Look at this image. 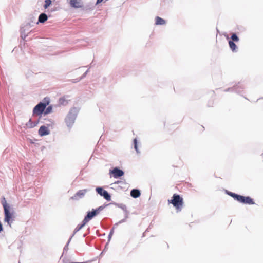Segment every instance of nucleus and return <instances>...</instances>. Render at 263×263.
I'll list each match as a JSON object with an SVG mask.
<instances>
[{
  "mask_svg": "<svg viewBox=\"0 0 263 263\" xmlns=\"http://www.w3.org/2000/svg\"><path fill=\"white\" fill-rule=\"evenodd\" d=\"M1 203L3 205L4 210L6 209H10V206L7 204L6 199L4 197L2 198Z\"/></svg>",
  "mask_w": 263,
  "mask_h": 263,
  "instance_id": "22",
  "label": "nucleus"
},
{
  "mask_svg": "<svg viewBox=\"0 0 263 263\" xmlns=\"http://www.w3.org/2000/svg\"><path fill=\"white\" fill-rule=\"evenodd\" d=\"M66 98H68L67 96L59 98V102H58L59 104L60 105H63V106L67 105L68 103V100L66 99Z\"/></svg>",
  "mask_w": 263,
  "mask_h": 263,
  "instance_id": "19",
  "label": "nucleus"
},
{
  "mask_svg": "<svg viewBox=\"0 0 263 263\" xmlns=\"http://www.w3.org/2000/svg\"><path fill=\"white\" fill-rule=\"evenodd\" d=\"M228 43L230 49L233 52H236L238 51V47L233 41H229Z\"/></svg>",
  "mask_w": 263,
  "mask_h": 263,
  "instance_id": "18",
  "label": "nucleus"
},
{
  "mask_svg": "<svg viewBox=\"0 0 263 263\" xmlns=\"http://www.w3.org/2000/svg\"><path fill=\"white\" fill-rule=\"evenodd\" d=\"M3 230V225H2V223H1V222L0 221V233L1 232H2Z\"/></svg>",
  "mask_w": 263,
  "mask_h": 263,
  "instance_id": "35",
  "label": "nucleus"
},
{
  "mask_svg": "<svg viewBox=\"0 0 263 263\" xmlns=\"http://www.w3.org/2000/svg\"><path fill=\"white\" fill-rule=\"evenodd\" d=\"M134 148L136 150L137 154H139L140 153L139 150L138 148V141L136 138H135L134 139Z\"/></svg>",
  "mask_w": 263,
  "mask_h": 263,
  "instance_id": "27",
  "label": "nucleus"
},
{
  "mask_svg": "<svg viewBox=\"0 0 263 263\" xmlns=\"http://www.w3.org/2000/svg\"><path fill=\"white\" fill-rule=\"evenodd\" d=\"M226 193L227 195H229L230 196L232 197V198H233L235 200H236L237 199V198L238 196V194H236V193H233V192H231L230 191H227L226 190Z\"/></svg>",
  "mask_w": 263,
  "mask_h": 263,
  "instance_id": "23",
  "label": "nucleus"
},
{
  "mask_svg": "<svg viewBox=\"0 0 263 263\" xmlns=\"http://www.w3.org/2000/svg\"><path fill=\"white\" fill-rule=\"evenodd\" d=\"M69 4L71 7L74 8H80L82 7L80 2L78 0H70Z\"/></svg>",
  "mask_w": 263,
  "mask_h": 263,
  "instance_id": "13",
  "label": "nucleus"
},
{
  "mask_svg": "<svg viewBox=\"0 0 263 263\" xmlns=\"http://www.w3.org/2000/svg\"><path fill=\"white\" fill-rule=\"evenodd\" d=\"M72 236L69 238V239L68 240V242H67L66 246L64 247V250H66V248H67V246H68L69 243H70V241L71 239V238H72Z\"/></svg>",
  "mask_w": 263,
  "mask_h": 263,
  "instance_id": "34",
  "label": "nucleus"
},
{
  "mask_svg": "<svg viewBox=\"0 0 263 263\" xmlns=\"http://www.w3.org/2000/svg\"><path fill=\"white\" fill-rule=\"evenodd\" d=\"M169 203H171L177 210L180 211L183 205V198L179 195L174 194L171 200H168Z\"/></svg>",
  "mask_w": 263,
  "mask_h": 263,
  "instance_id": "4",
  "label": "nucleus"
},
{
  "mask_svg": "<svg viewBox=\"0 0 263 263\" xmlns=\"http://www.w3.org/2000/svg\"><path fill=\"white\" fill-rule=\"evenodd\" d=\"M226 193L227 195H229L230 196L232 197V198H233L235 200H236L237 199V198L238 196V194H236V193H233V192H231L230 191H227L226 190Z\"/></svg>",
  "mask_w": 263,
  "mask_h": 263,
  "instance_id": "24",
  "label": "nucleus"
},
{
  "mask_svg": "<svg viewBox=\"0 0 263 263\" xmlns=\"http://www.w3.org/2000/svg\"><path fill=\"white\" fill-rule=\"evenodd\" d=\"M87 191L88 190L87 189L79 190L71 197V199L74 200H78L83 198Z\"/></svg>",
  "mask_w": 263,
  "mask_h": 263,
  "instance_id": "9",
  "label": "nucleus"
},
{
  "mask_svg": "<svg viewBox=\"0 0 263 263\" xmlns=\"http://www.w3.org/2000/svg\"><path fill=\"white\" fill-rule=\"evenodd\" d=\"M42 120H40V121H41V122L42 123H43L46 124V125H47L48 127H49V126H51V127H52V126H53V125L54 124V122H53V121L52 120H49V123H45V122L42 121Z\"/></svg>",
  "mask_w": 263,
  "mask_h": 263,
  "instance_id": "29",
  "label": "nucleus"
},
{
  "mask_svg": "<svg viewBox=\"0 0 263 263\" xmlns=\"http://www.w3.org/2000/svg\"><path fill=\"white\" fill-rule=\"evenodd\" d=\"M234 86H237V90H239L240 91V93H241L242 91L241 89H243L244 87L242 85L239 84V83L238 85H235Z\"/></svg>",
  "mask_w": 263,
  "mask_h": 263,
  "instance_id": "32",
  "label": "nucleus"
},
{
  "mask_svg": "<svg viewBox=\"0 0 263 263\" xmlns=\"http://www.w3.org/2000/svg\"><path fill=\"white\" fill-rule=\"evenodd\" d=\"M103 82H105L106 81V78L104 77V78H103Z\"/></svg>",
  "mask_w": 263,
  "mask_h": 263,
  "instance_id": "37",
  "label": "nucleus"
},
{
  "mask_svg": "<svg viewBox=\"0 0 263 263\" xmlns=\"http://www.w3.org/2000/svg\"><path fill=\"white\" fill-rule=\"evenodd\" d=\"M4 221L7 223L8 225L11 227L13 221L12 213L10 211V209H4Z\"/></svg>",
  "mask_w": 263,
  "mask_h": 263,
  "instance_id": "7",
  "label": "nucleus"
},
{
  "mask_svg": "<svg viewBox=\"0 0 263 263\" xmlns=\"http://www.w3.org/2000/svg\"><path fill=\"white\" fill-rule=\"evenodd\" d=\"M35 18L34 17H31L29 20L24 22L20 27V33L21 39L25 40L26 37L28 36V32L30 28L34 26Z\"/></svg>",
  "mask_w": 263,
  "mask_h": 263,
  "instance_id": "3",
  "label": "nucleus"
},
{
  "mask_svg": "<svg viewBox=\"0 0 263 263\" xmlns=\"http://www.w3.org/2000/svg\"><path fill=\"white\" fill-rule=\"evenodd\" d=\"M49 99L48 98H45L43 102H39L33 109V116H40L39 119L42 120V115L47 105L49 104Z\"/></svg>",
  "mask_w": 263,
  "mask_h": 263,
  "instance_id": "2",
  "label": "nucleus"
},
{
  "mask_svg": "<svg viewBox=\"0 0 263 263\" xmlns=\"http://www.w3.org/2000/svg\"><path fill=\"white\" fill-rule=\"evenodd\" d=\"M237 86H233L232 87L228 88L224 90V92H235L238 94L240 95V91L237 90Z\"/></svg>",
  "mask_w": 263,
  "mask_h": 263,
  "instance_id": "20",
  "label": "nucleus"
},
{
  "mask_svg": "<svg viewBox=\"0 0 263 263\" xmlns=\"http://www.w3.org/2000/svg\"><path fill=\"white\" fill-rule=\"evenodd\" d=\"M96 192L101 196L103 197L107 201H109L111 200V196L108 192L103 189L102 187H97L96 188Z\"/></svg>",
  "mask_w": 263,
  "mask_h": 263,
  "instance_id": "6",
  "label": "nucleus"
},
{
  "mask_svg": "<svg viewBox=\"0 0 263 263\" xmlns=\"http://www.w3.org/2000/svg\"><path fill=\"white\" fill-rule=\"evenodd\" d=\"M86 224V223L83 220L82 224L78 225L74 230L72 236L74 235L75 233H76L77 232L80 231L83 227H84Z\"/></svg>",
  "mask_w": 263,
  "mask_h": 263,
  "instance_id": "21",
  "label": "nucleus"
},
{
  "mask_svg": "<svg viewBox=\"0 0 263 263\" xmlns=\"http://www.w3.org/2000/svg\"><path fill=\"white\" fill-rule=\"evenodd\" d=\"M98 214H97L95 209H93L91 211L87 212V214L84 217L83 220L87 223L88 221L91 220L94 217H95Z\"/></svg>",
  "mask_w": 263,
  "mask_h": 263,
  "instance_id": "11",
  "label": "nucleus"
},
{
  "mask_svg": "<svg viewBox=\"0 0 263 263\" xmlns=\"http://www.w3.org/2000/svg\"><path fill=\"white\" fill-rule=\"evenodd\" d=\"M130 196L134 198H137L141 195L140 191L137 189H132L130 193Z\"/></svg>",
  "mask_w": 263,
  "mask_h": 263,
  "instance_id": "14",
  "label": "nucleus"
},
{
  "mask_svg": "<svg viewBox=\"0 0 263 263\" xmlns=\"http://www.w3.org/2000/svg\"><path fill=\"white\" fill-rule=\"evenodd\" d=\"M103 0H97L96 4H98L99 3H101Z\"/></svg>",
  "mask_w": 263,
  "mask_h": 263,
  "instance_id": "36",
  "label": "nucleus"
},
{
  "mask_svg": "<svg viewBox=\"0 0 263 263\" xmlns=\"http://www.w3.org/2000/svg\"><path fill=\"white\" fill-rule=\"evenodd\" d=\"M166 24V21L159 16L155 17V24L156 25H164Z\"/></svg>",
  "mask_w": 263,
  "mask_h": 263,
  "instance_id": "17",
  "label": "nucleus"
},
{
  "mask_svg": "<svg viewBox=\"0 0 263 263\" xmlns=\"http://www.w3.org/2000/svg\"><path fill=\"white\" fill-rule=\"evenodd\" d=\"M40 119H38L34 122H32L31 119H30L29 120L28 122L27 123H26V125L28 128L34 127L38 124L39 122H40Z\"/></svg>",
  "mask_w": 263,
  "mask_h": 263,
  "instance_id": "16",
  "label": "nucleus"
},
{
  "mask_svg": "<svg viewBox=\"0 0 263 263\" xmlns=\"http://www.w3.org/2000/svg\"><path fill=\"white\" fill-rule=\"evenodd\" d=\"M52 110V106L51 105L48 106L47 108H45V109L43 112L44 116L51 112Z\"/></svg>",
  "mask_w": 263,
  "mask_h": 263,
  "instance_id": "25",
  "label": "nucleus"
},
{
  "mask_svg": "<svg viewBox=\"0 0 263 263\" xmlns=\"http://www.w3.org/2000/svg\"><path fill=\"white\" fill-rule=\"evenodd\" d=\"M47 19L48 16L47 14L45 13H42L39 16L38 22L36 23V24H38L39 23H44L47 20Z\"/></svg>",
  "mask_w": 263,
  "mask_h": 263,
  "instance_id": "15",
  "label": "nucleus"
},
{
  "mask_svg": "<svg viewBox=\"0 0 263 263\" xmlns=\"http://www.w3.org/2000/svg\"><path fill=\"white\" fill-rule=\"evenodd\" d=\"M109 173L112 174L115 178H118L124 175V172L123 170L118 167H115L112 170H110Z\"/></svg>",
  "mask_w": 263,
  "mask_h": 263,
  "instance_id": "8",
  "label": "nucleus"
},
{
  "mask_svg": "<svg viewBox=\"0 0 263 263\" xmlns=\"http://www.w3.org/2000/svg\"><path fill=\"white\" fill-rule=\"evenodd\" d=\"M262 158H263V154H262Z\"/></svg>",
  "mask_w": 263,
  "mask_h": 263,
  "instance_id": "39",
  "label": "nucleus"
},
{
  "mask_svg": "<svg viewBox=\"0 0 263 263\" xmlns=\"http://www.w3.org/2000/svg\"><path fill=\"white\" fill-rule=\"evenodd\" d=\"M88 71H89V70L88 69L86 72H85L83 74V75L80 78H79V79H77V82H79L80 80H81L82 79H83V78H84L86 76V75H87V73L88 72Z\"/></svg>",
  "mask_w": 263,
  "mask_h": 263,
  "instance_id": "31",
  "label": "nucleus"
},
{
  "mask_svg": "<svg viewBox=\"0 0 263 263\" xmlns=\"http://www.w3.org/2000/svg\"><path fill=\"white\" fill-rule=\"evenodd\" d=\"M118 206L124 211V213H125V218H124L120 220L118 223L116 224V225L126 222V219L128 218L129 215V211L127 210L126 206L125 204L122 203L119 204H118Z\"/></svg>",
  "mask_w": 263,
  "mask_h": 263,
  "instance_id": "10",
  "label": "nucleus"
},
{
  "mask_svg": "<svg viewBox=\"0 0 263 263\" xmlns=\"http://www.w3.org/2000/svg\"><path fill=\"white\" fill-rule=\"evenodd\" d=\"M52 1L51 0H45V4L43 6L44 9H47L48 7L51 4Z\"/></svg>",
  "mask_w": 263,
  "mask_h": 263,
  "instance_id": "28",
  "label": "nucleus"
},
{
  "mask_svg": "<svg viewBox=\"0 0 263 263\" xmlns=\"http://www.w3.org/2000/svg\"><path fill=\"white\" fill-rule=\"evenodd\" d=\"M38 134L40 136L42 137L46 136L50 134V130L45 125H42L40 127L38 130Z\"/></svg>",
  "mask_w": 263,
  "mask_h": 263,
  "instance_id": "12",
  "label": "nucleus"
},
{
  "mask_svg": "<svg viewBox=\"0 0 263 263\" xmlns=\"http://www.w3.org/2000/svg\"><path fill=\"white\" fill-rule=\"evenodd\" d=\"M104 207L105 206L104 205L100 206L98 208L95 209V210L97 214H98L101 211H102L104 209Z\"/></svg>",
  "mask_w": 263,
  "mask_h": 263,
  "instance_id": "30",
  "label": "nucleus"
},
{
  "mask_svg": "<svg viewBox=\"0 0 263 263\" xmlns=\"http://www.w3.org/2000/svg\"><path fill=\"white\" fill-rule=\"evenodd\" d=\"M91 68V66H89V69Z\"/></svg>",
  "mask_w": 263,
  "mask_h": 263,
  "instance_id": "38",
  "label": "nucleus"
},
{
  "mask_svg": "<svg viewBox=\"0 0 263 263\" xmlns=\"http://www.w3.org/2000/svg\"><path fill=\"white\" fill-rule=\"evenodd\" d=\"M231 41H233V42H237L239 40V39L236 33H233L231 34Z\"/></svg>",
  "mask_w": 263,
  "mask_h": 263,
  "instance_id": "26",
  "label": "nucleus"
},
{
  "mask_svg": "<svg viewBox=\"0 0 263 263\" xmlns=\"http://www.w3.org/2000/svg\"><path fill=\"white\" fill-rule=\"evenodd\" d=\"M113 233H114V229H112L110 232H109V234L108 235V241L110 240V239H111V237H112V235L113 234Z\"/></svg>",
  "mask_w": 263,
  "mask_h": 263,
  "instance_id": "33",
  "label": "nucleus"
},
{
  "mask_svg": "<svg viewBox=\"0 0 263 263\" xmlns=\"http://www.w3.org/2000/svg\"><path fill=\"white\" fill-rule=\"evenodd\" d=\"M79 111V108L75 107H72L65 117V122L69 129H70L72 127Z\"/></svg>",
  "mask_w": 263,
  "mask_h": 263,
  "instance_id": "1",
  "label": "nucleus"
},
{
  "mask_svg": "<svg viewBox=\"0 0 263 263\" xmlns=\"http://www.w3.org/2000/svg\"><path fill=\"white\" fill-rule=\"evenodd\" d=\"M236 200L240 203L246 204L253 205L255 204L253 199L249 196H244L238 195Z\"/></svg>",
  "mask_w": 263,
  "mask_h": 263,
  "instance_id": "5",
  "label": "nucleus"
}]
</instances>
